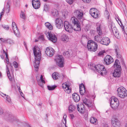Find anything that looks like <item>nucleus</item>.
I'll return each instance as SVG.
<instances>
[{"label":"nucleus","instance_id":"nucleus-1","mask_svg":"<svg viewBox=\"0 0 127 127\" xmlns=\"http://www.w3.org/2000/svg\"><path fill=\"white\" fill-rule=\"evenodd\" d=\"M71 21L74 24L73 27L67 21H65L64 22V26L65 30L66 31L69 32L71 33L73 30L76 31L80 30V26L79 24V22L74 17H73L71 18Z\"/></svg>","mask_w":127,"mask_h":127},{"label":"nucleus","instance_id":"nucleus-2","mask_svg":"<svg viewBox=\"0 0 127 127\" xmlns=\"http://www.w3.org/2000/svg\"><path fill=\"white\" fill-rule=\"evenodd\" d=\"M33 52L36 61L35 63L34 67L35 68H38L39 65V60L41 58V52L39 48L37 46L34 47Z\"/></svg>","mask_w":127,"mask_h":127},{"label":"nucleus","instance_id":"nucleus-3","mask_svg":"<svg viewBox=\"0 0 127 127\" xmlns=\"http://www.w3.org/2000/svg\"><path fill=\"white\" fill-rule=\"evenodd\" d=\"M114 66L115 68L113 73V76L115 77H120L121 73V68L119 61L118 60L115 61Z\"/></svg>","mask_w":127,"mask_h":127},{"label":"nucleus","instance_id":"nucleus-4","mask_svg":"<svg viewBox=\"0 0 127 127\" xmlns=\"http://www.w3.org/2000/svg\"><path fill=\"white\" fill-rule=\"evenodd\" d=\"M87 47L89 50L95 52L97 49V45L95 41L92 40H89L88 41Z\"/></svg>","mask_w":127,"mask_h":127},{"label":"nucleus","instance_id":"nucleus-5","mask_svg":"<svg viewBox=\"0 0 127 127\" xmlns=\"http://www.w3.org/2000/svg\"><path fill=\"white\" fill-rule=\"evenodd\" d=\"M117 94L119 97L124 98L127 96V91L123 87H121L118 89Z\"/></svg>","mask_w":127,"mask_h":127},{"label":"nucleus","instance_id":"nucleus-6","mask_svg":"<svg viewBox=\"0 0 127 127\" xmlns=\"http://www.w3.org/2000/svg\"><path fill=\"white\" fill-rule=\"evenodd\" d=\"M92 65H93V67L91 68V69H93L94 67L97 70L98 72L100 73V74L101 75H102L103 73L105 74L106 72L105 71L106 69L103 65L100 64H98L95 65L94 64Z\"/></svg>","mask_w":127,"mask_h":127},{"label":"nucleus","instance_id":"nucleus-7","mask_svg":"<svg viewBox=\"0 0 127 127\" xmlns=\"http://www.w3.org/2000/svg\"><path fill=\"white\" fill-rule=\"evenodd\" d=\"M73 14L75 18L78 21V20H80L82 19L83 17V12L82 10L80 9H76L73 12Z\"/></svg>","mask_w":127,"mask_h":127},{"label":"nucleus","instance_id":"nucleus-8","mask_svg":"<svg viewBox=\"0 0 127 127\" xmlns=\"http://www.w3.org/2000/svg\"><path fill=\"white\" fill-rule=\"evenodd\" d=\"M57 64L59 67H62L64 66V59L61 55L57 56L55 59Z\"/></svg>","mask_w":127,"mask_h":127},{"label":"nucleus","instance_id":"nucleus-9","mask_svg":"<svg viewBox=\"0 0 127 127\" xmlns=\"http://www.w3.org/2000/svg\"><path fill=\"white\" fill-rule=\"evenodd\" d=\"M45 34L48 39L53 42H56L57 40L56 35L54 33L51 32H46Z\"/></svg>","mask_w":127,"mask_h":127},{"label":"nucleus","instance_id":"nucleus-10","mask_svg":"<svg viewBox=\"0 0 127 127\" xmlns=\"http://www.w3.org/2000/svg\"><path fill=\"white\" fill-rule=\"evenodd\" d=\"M90 13L92 16L94 18H97L99 16V12L95 8H92L91 9L90 11Z\"/></svg>","mask_w":127,"mask_h":127},{"label":"nucleus","instance_id":"nucleus-11","mask_svg":"<svg viewBox=\"0 0 127 127\" xmlns=\"http://www.w3.org/2000/svg\"><path fill=\"white\" fill-rule=\"evenodd\" d=\"M83 103L90 109L94 108V107L93 103L90 100H88L86 98L83 99Z\"/></svg>","mask_w":127,"mask_h":127},{"label":"nucleus","instance_id":"nucleus-12","mask_svg":"<svg viewBox=\"0 0 127 127\" xmlns=\"http://www.w3.org/2000/svg\"><path fill=\"white\" fill-rule=\"evenodd\" d=\"M104 61L105 64L108 65L113 62L114 60L112 57L107 55L104 58Z\"/></svg>","mask_w":127,"mask_h":127},{"label":"nucleus","instance_id":"nucleus-13","mask_svg":"<svg viewBox=\"0 0 127 127\" xmlns=\"http://www.w3.org/2000/svg\"><path fill=\"white\" fill-rule=\"evenodd\" d=\"M12 28L13 32L18 37L20 36V32L17 29V26L15 23L13 22L12 24Z\"/></svg>","mask_w":127,"mask_h":127},{"label":"nucleus","instance_id":"nucleus-14","mask_svg":"<svg viewBox=\"0 0 127 127\" xmlns=\"http://www.w3.org/2000/svg\"><path fill=\"white\" fill-rule=\"evenodd\" d=\"M55 24L56 26L58 29H61L63 27V22L61 19L56 18L55 21Z\"/></svg>","mask_w":127,"mask_h":127},{"label":"nucleus","instance_id":"nucleus-15","mask_svg":"<svg viewBox=\"0 0 127 127\" xmlns=\"http://www.w3.org/2000/svg\"><path fill=\"white\" fill-rule=\"evenodd\" d=\"M111 123L114 127H118L120 124L118 120L115 116L112 117L111 119Z\"/></svg>","mask_w":127,"mask_h":127},{"label":"nucleus","instance_id":"nucleus-16","mask_svg":"<svg viewBox=\"0 0 127 127\" xmlns=\"http://www.w3.org/2000/svg\"><path fill=\"white\" fill-rule=\"evenodd\" d=\"M55 53L54 50L51 47H48L46 48L45 53L49 57H52L54 55Z\"/></svg>","mask_w":127,"mask_h":127},{"label":"nucleus","instance_id":"nucleus-17","mask_svg":"<svg viewBox=\"0 0 127 127\" xmlns=\"http://www.w3.org/2000/svg\"><path fill=\"white\" fill-rule=\"evenodd\" d=\"M32 4L34 9H37L40 7V3L38 0H32Z\"/></svg>","mask_w":127,"mask_h":127},{"label":"nucleus","instance_id":"nucleus-18","mask_svg":"<svg viewBox=\"0 0 127 127\" xmlns=\"http://www.w3.org/2000/svg\"><path fill=\"white\" fill-rule=\"evenodd\" d=\"M63 88L64 89L65 92L68 94L70 93L71 89L69 88L70 86L67 84L66 83H64L62 85Z\"/></svg>","mask_w":127,"mask_h":127},{"label":"nucleus","instance_id":"nucleus-19","mask_svg":"<svg viewBox=\"0 0 127 127\" xmlns=\"http://www.w3.org/2000/svg\"><path fill=\"white\" fill-rule=\"evenodd\" d=\"M100 43L102 44L107 45L110 42V40L109 38L105 37L103 38L100 41Z\"/></svg>","mask_w":127,"mask_h":127},{"label":"nucleus","instance_id":"nucleus-20","mask_svg":"<svg viewBox=\"0 0 127 127\" xmlns=\"http://www.w3.org/2000/svg\"><path fill=\"white\" fill-rule=\"evenodd\" d=\"M4 11L6 13H8L10 11V8L9 5H7L5 6L4 8L2 10V11L0 13V20L2 16L4 14Z\"/></svg>","mask_w":127,"mask_h":127},{"label":"nucleus","instance_id":"nucleus-21","mask_svg":"<svg viewBox=\"0 0 127 127\" xmlns=\"http://www.w3.org/2000/svg\"><path fill=\"white\" fill-rule=\"evenodd\" d=\"M84 107V104H82L78 105L77 107L78 111L79 112L83 114L85 110Z\"/></svg>","mask_w":127,"mask_h":127},{"label":"nucleus","instance_id":"nucleus-22","mask_svg":"<svg viewBox=\"0 0 127 127\" xmlns=\"http://www.w3.org/2000/svg\"><path fill=\"white\" fill-rule=\"evenodd\" d=\"M96 25L97 32L99 35H100L102 34L101 25L99 23H97Z\"/></svg>","mask_w":127,"mask_h":127},{"label":"nucleus","instance_id":"nucleus-23","mask_svg":"<svg viewBox=\"0 0 127 127\" xmlns=\"http://www.w3.org/2000/svg\"><path fill=\"white\" fill-rule=\"evenodd\" d=\"M80 93L81 95H84L85 92V88L84 85L81 84L79 85Z\"/></svg>","mask_w":127,"mask_h":127},{"label":"nucleus","instance_id":"nucleus-24","mask_svg":"<svg viewBox=\"0 0 127 127\" xmlns=\"http://www.w3.org/2000/svg\"><path fill=\"white\" fill-rule=\"evenodd\" d=\"M73 98L74 101L75 102H77L80 99V97L79 95L76 93L73 94Z\"/></svg>","mask_w":127,"mask_h":127},{"label":"nucleus","instance_id":"nucleus-25","mask_svg":"<svg viewBox=\"0 0 127 127\" xmlns=\"http://www.w3.org/2000/svg\"><path fill=\"white\" fill-rule=\"evenodd\" d=\"M119 105V103H116L115 102H110V105L112 108L113 109H117Z\"/></svg>","mask_w":127,"mask_h":127},{"label":"nucleus","instance_id":"nucleus-26","mask_svg":"<svg viewBox=\"0 0 127 127\" xmlns=\"http://www.w3.org/2000/svg\"><path fill=\"white\" fill-rule=\"evenodd\" d=\"M115 50L117 58H120L121 57V55L120 54V49L118 47H116Z\"/></svg>","mask_w":127,"mask_h":127},{"label":"nucleus","instance_id":"nucleus-27","mask_svg":"<svg viewBox=\"0 0 127 127\" xmlns=\"http://www.w3.org/2000/svg\"><path fill=\"white\" fill-rule=\"evenodd\" d=\"M40 79L41 81L39 80H37L38 82V84L40 86H42L43 85V83H45V81L43 80V76L41 75L40 77Z\"/></svg>","mask_w":127,"mask_h":127},{"label":"nucleus","instance_id":"nucleus-28","mask_svg":"<svg viewBox=\"0 0 127 127\" xmlns=\"http://www.w3.org/2000/svg\"><path fill=\"white\" fill-rule=\"evenodd\" d=\"M61 39L62 41L66 42L69 41V38L67 35L64 34L62 36Z\"/></svg>","mask_w":127,"mask_h":127},{"label":"nucleus","instance_id":"nucleus-29","mask_svg":"<svg viewBox=\"0 0 127 127\" xmlns=\"http://www.w3.org/2000/svg\"><path fill=\"white\" fill-rule=\"evenodd\" d=\"M7 68V76L9 79V80L11 81H12L13 79V78L12 76H10V73L9 69L7 67V66L6 65Z\"/></svg>","mask_w":127,"mask_h":127},{"label":"nucleus","instance_id":"nucleus-30","mask_svg":"<svg viewBox=\"0 0 127 127\" xmlns=\"http://www.w3.org/2000/svg\"><path fill=\"white\" fill-rule=\"evenodd\" d=\"M76 107L72 104L70 105L68 108V110L69 112H73L74 110Z\"/></svg>","mask_w":127,"mask_h":127},{"label":"nucleus","instance_id":"nucleus-31","mask_svg":"<svg viewBox=\"0 0 127 127\" xmlns=\"http://www.w3.org/2000/svg\"><path fill=\"white\" fill-rule=\"evenodd\" d=\"M97 119L93 117H91L90 119V122L93 124L96 125L97 122Z\"/></svg>","mask_w":127,"mask_h":127},{"label":"nucleus","instance_id":"nucleus-32","mask_svg":"<svg viewBox=\"0 0 127 127\" xmlns=\"http://www.w3.org/2000/svg\"><path fill=\"white\" fill-rule=\"evenodd\" d=\"M45 25L47 28L49 30H52L53 29V26L49 23L47 22L45 23Z\"/></svg>","mask_w":127,"mask_h":127},{"label":"nucleus","instance_id":"nucleus-33","mask_svg":"<svg viewBox=\"0 0 127 127\" xmlns=\"http://www.w3.org/2000/svg\"><path fill=\"white\" fill-rule=\"evenodd\" d=\"M111 102H115L116 103H119V102L118 99L115 97H111Z\"/></svg>","mask_w":127,"mask_h":127},{"label":"nucleus","instance_id":"nucleus-34","mask_svg":"<svg viewBox=\"0 0 127 127\" xmlns=\"http://www.w3.org/2000/svg\"><path fill=\"white\" fill-rule=\"evenodd\" d=\"M58 74L57 73H53L52 75V77L54 79H57L58 78Z\"/></svg>","mask_w":127,"mask_h":127},{"label":"nucleus","instance_id":"nucleus-35","mask_svg":"<svg viewBox=\"0 0 127 127\" xmlns=\"http://www.w3.org/2000/svg\"><path fill=\"white\" fill-rule=\"evenodd\" d=\"M52 13V15L55 17H57L59 15L58 11L56 9L54 10Z\"/></svg>","mask_w":127,"mask_h":127},{"label":"nucleus","instance_id":"nucleus-36","mask_svg":"<svg viewBox=\"0 0 127 127\" xmlns=\"http://www.w3.org/2000/svg\"><path fill=\"white\" fill-rule=\"evenodd\" d=\"M68 12L66 10H64L63 12V15L65 18H66L68 16Z\"/></svg>","mask_w":127,"mask_h":127},{"label":"nucleus","instance_id":"nucleus-37","mask_svg":"<svg viewBox=\"0 0 127 127\" xmlns=\"http://www.w3.org/2000/svg\"><path fill=\"white\" fill-rule=\"evenodd\" d=\"M66 117L67 116L66 115H64L63 117V119L62 120L63 122V124H64L65 125V127H67L66 125Z\"/></svg>","mask_w":127,"mask_h":127},{"label":"nucleus","instance_id":"nucleus-38","mask_svg":"<svg viewBox=\"0 0 127 127\" xmlns=\"http://www.w3.org/2000/svg\"><path fill=\"white\" fill-rule=\"evenodd\" d=\"M13 41L10 39H6V43L11 44L13 43Z\"/></svg>","mask_w":127,"mask_h":127},{"label":"nucleus","instance_id":"nucleus-39","mask_svg":"<svg viewBox=\"0 0 127 127\" xmlns=\"http://www.w3.org/2000/svg\"><path fill=\"white\" fill-rule=\"evenodd\" d=\"M20 16L21 18L25 19L26 18L25 13L22 11L20 14Z\"/></svg>","mask_w":127,"mask_h":127},{"label":"nucleus","instance_id":"nucleus-40","mask_svg":"<svg viewBox=\"0 0 127 127\" xmlns=\"http://www.w3.org/2000/svg\"><path fill=\"white\" fill-rule=\"evenodd\" d=\"M56 86H47L48 89L49 90H54L56 87Z\"/></svg>","mask_w":127,"mask_h":127},{"label":"nucleus","instance_id":"nucleus-41","mask_svg":"<svg viewBox=\"0 0 127 127\" xmlns=\"http://www.w3.org/2000/svg\"><path fill=\"white\" fill-rule=\"evenodd\" d=\"M0 43L2 44V43H6V39H4L3 38H0Z\"/></svg>","mask_w":127,"mask_h":127},{"label":"nucleus","instance_id":"nucleus-42","mask_svg":"<svg viewBox=\"0 0 127 127\" xmlns=\"http://www.w3.org/2000/svg\"><path fill=\"white\" fill-rule=\"evenodd\" d=\"M5 98H6V102L10 103L11 102V99L10 96L7 95L6 96Z\"/></svg>","mask_w":127,"mask_h":127},{"label":"nucleus","instance_id":"nucleus-43","mask_svg":"<svg viewBox=\"0 0 127 127\" xmlns=\"http://www.w3.org/2000/svg\"><path fill=\"white\" fill-rule=\"evenodd\" d=\"M99 38L100 37H98V35L95 36L94 37V40L97 42H100V41L99 39Z\"/></svg>","mask_w":127,"mask_h":127},{"label":"nucleus","instance_id":"nucleus-44","mask_svg":"<svg viewBox=\"0 0 127 127\" xmlns=\"http://www.w3.org/2000/svg\"><path fill=\"white\" fill-rule=\"evenodd\" d=\"M6 55V59L5 60V62L7 63V64H8L9 63V62L8 61V55L7 53H6L5 54Z\"/></svg>","mask_w":127,"mask_h":127},{"label":"nucleus","instance_id":"nucleus-45","mask_svg":"<svg viewBox=\"0 0 127 127\" xmlns=\"http://www.w3.org/2000/svg\"><path fill=\"white\" fill-rule=\"evenodd\" d=\"M2 27L4 29L6 30H8L9 28V27L8 25H3Z\"/></svg>","mask_w":127,"mask_h":127},{"label":"nucleus","instance_id":"nucleus-46","mask_svg":"<svg viewBox=\"0 0 127 127\" xmlns=\"http://www.w3.org/2000/svg\"><path fill=\"white\" fill-rule=\"evenodd\" d=\"M124 36L126 38H127V28H125V30H124Z\"/></svg>","mask_w":127,"mask_h":127},{"label":"nucleus","instance_id":"nucleus-47","mask_svg":"<svg viewBox=\"0 0 127 127\" xmlns=\"http://www.w3.org/2000/svg\"><path fill=\"white\" fill-rule=\"evenodd\" d=\"M13 65L15 68H17L18 67V63L15 62H13Z\"/></svg>","mask_w":127,"mask_h":127},{"label":"nucleus","instance_id":"nucleus-48","mask_svg":"<svg viewBox=\"0 0 127 127\" xmlns=\"http://www.w3.org/2000/svg\"><path fill=\"white\" fill-rule=\"evenodd\" d=\"M0 95H1L2 96H3L4 98H5L6 96L7 95H6L5 94H4L2 93V92H0Z\"/></svg>","mask_w":127,"mask_h":127},{"label":"nucleus","instance_id":"nucleus-49","mask_svg":"<svg viewBox=\"0 0 127 127\" xmlns=\"http://www.w3.org/2000/svg\"><path fill=\"white\" fill-rule=\"evenodd\" d=\"M74 0H66V1L70 4H71L73 2Z\"/></svg>","mask_w":127,"mask_h":127},{"label":"nucleus","instance_id":"nucleus-50","mask_svg":"<svg viewBox=\"0 0 127 127\" xmlns=\"http://www.w3.org/2000/svg\"><path fill=\"white\" fill-rule=\"evenodd\" d=\"M105 16H106L108 19L109 16V12L108 11H106L105 13Z\"/></svg>","mask_w":127,"mask_h":127},{"label":"nucleus","instance_id":"nucleus-51","mask_svg":"<svg viewBox=\"0 0 127 127\" xmlns=\"http://www.w3.org/2000/svg\"><path fill=\"white\" fill-rule=\"evenodd\" d=\"M121 28H122L123 30V31L124 30H125V28H127V26H123V25L122 24V25H121Z\"/></svg>","mask_w":127,"mask_h":127},{"label":"nucleus","instance_id":"nucleus-52","mask_svg":"<svg viewBox=\"0 0 127 127\" xmlns=\"http://www.w3.org/2000/svg\"><path fill=\"white\" fill-rule=\"evenodd\" d=\"M111 28L112 29V31L113 33H114L115 32L116 33H117V32L115 30V29L116 28L114 27L113 28H112V26H111Z\"/></svg>","mask_w":127,"mask_h":127},{"label":"nucleus","instance_id":"nucleus-53","mask_svg":"<svg viewBox=\"0 0 127 127\" xmlns=\"http://www.w3.org/2000/svg\"><path fill=\"white\" fill-rule=\"evenodd\" d=\"M105 53V52L104 51H101L98 54V55L99 56H100L101 55H103V53Z\"/></svg>","mask_w":127,"mask_h":127},{"label":"nucleus","instance_id":"nucleus-54","mask_svg":"<svg viewBox=\"0 0 127 127\" xmlns=\"http://www.w3.org/2000/svg\"><path fill=\"white\" fill-rule=\"evenodd\" d=\"M3 109L1 107H0V115H1L3 114Z\"/></svg>","mask_w":127,"mask_h":127},{"label":"nucleus","instance_id":"nucleus-55","mask_svg":"<svg viewBox=\"0 0 127 127\" xmlns=\"http://www.w3.org/2000/svg\"><path fill=\"white\" fill-rule=\"evenodd\" d=\"M44 10L46 11H47L48 10V8L47 5H45L44 6Z\"/></svg>","mask_w":127,"mask_h":127},{"label":"nucleus","instance_id":"nucleus-56","mask_svg":"<svg viewBox=\"0 0 127 127\" xmlns=\"http://www.w3.org/2000/svg\"><path fill=\"white\" fill-rule=\"evenodd\" d=\"M82 1L85 3H89L91 1V0H82Z\"/></svg>","mask_w":127,"mask_h":127},{"label":"nucleus","instance_id":"nucleus-57","mask_svg":"<svg viewBox=\"0 0 127 127\" xmlns=\"http://www.w3.org/2000/svg\"><path fill=\"white\" fill-rule=\"evenodd\" d=\"M116 20H117V21L118 22V21H119L120 22L121 24V25H122V22H121V21H120V19H119V18H116Z\"/></svg>","mask_w":127,"mask_h":127},{"label":"nucleus","instance_id":"nucleus-58","mask_svg":"<svg viewBox=\"0 0 127 127\" xmlns=\"http://www.w3.org/2000/svg\"><path fill=\"white\" fill-rule=\"evenodd\" d=\"M70 117H71V118L72 119H73V118L74 117V115L73 114H70Z\"/></svg>","mask_w":127,"mask_h":127},{"label":"nucleus","instance_id":"nucleus-59","mask_svg":"<svg viewBox=\"0 0 127 127\" xmlns=\"http://www.w3.org/2000/svg\"><path fill=\"white\" fill-rule=\"evenodd\" d=\"M120 3H121V5L122 6H124V3L122 1H120Z\"/></svg>","mask_w":127,"mask_h":127},{"label":"nucleus","instance_id":"nucleus-60","mask_svg":"<svg viewBox=\"0 0 127 127\" xmlns=\"http://www.w3.org/2000/svg\"><path fill=\"white\" fill-rule=\"evenodd\" d=\"M2 76V74L1 72L0 71V78H1Z\"/></svg>","mask_w":127,"mask_h":127},{"label":"nucleus","instance_id":"nucleus-61","mask_svg":"<svg viewBox=\"0 0 127 127\" xmlns=\"http://www.w3.org/2000/svg\"><path fill=\"white\" fill-rule=\"evenodd\" d=\"M24 45H25L26 48V49L27 48V45H26V43L25 42H24Z\"/></svg>","mask_w":127,"mask_h":127},{"label":"nucleus","instance_id":"nucleus-62","mask_svg":"<svg viewBox=\"0 0 127 127\" xmlns=\"http://www.w3.org/2000/svg\"><path fill=\"white\" fill-rule=\"evenodd\" d=\"M0 57H1V58L2 59H3L4 58V57H3V55H1L0 56Z\"/></svg>","mask_w":127,"mask_h":127},{"label":"nucleus","instance_id":"nucleus-63","mask_svg":"<svg viewBox=\"0 0 127 127\" xmlns=\"http://www.w3.org/2000/svg\"><path fill=\"white\" fill-rule=\"evenodd\" d=\"M42 103H39L38 104H37V105L38 106H41L42 105Z\"/></svg>","mask_w":127,"mask_h":127},{"label":"nucleus","instance_id":"nucleus-64","mask_svg":"<svg viewBox=\"0 0 127 127\" xmlns=\"http://www.w3.org/2000/svg\"><path fill=\"white\" fill-rule=\"evenodd\" d=\"M3 53L4 54H6V53L5 52V51L4 50H3Z\"/></svg>","mask_w":127,"mask_h":127}]
</instances>
